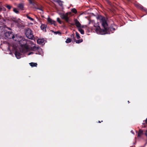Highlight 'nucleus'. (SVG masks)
<instances>
[{"mask_svg":"<svg viewBox=\"0 0 147 147\" xmlns=\"http://www.w3.org/2000/svg\"><path fill=\"white\" fill-rule=\"evenodd\" d=\"M26 17H27V18H28L30 20H31L32 21H34V19L33 18H32L31 17H30L28 15H26Z\"/></svg>","mask_w":147,"mask_h":147,"instance_id":"23","label":"nucleus"},{"mask_svg":"<svg viewBox=\"0 0 147 147\" xmlns=\"http://www.w3.org/2000/svg\"><path fill=\"white\" fill-rule=\"evenodd\" d=\"M71 11L74 13H77L76 10L75 8H73L71 9Z\"/></svg>","mask_w":147,"mask_h":147,"instance_id":"22","label":"nucleus"},{"mask_svg":"<svg viewBox=\"0 0 147 147\" xmlns=\"http://www.w3.org/2000/svg\"><path fill=\"white\" fill-rule=\"evenodd\" d=\"M37 9H38L40 10H41V11L42 12H40L41 13H43V10H42V9L41 8H37Z\"/></svg>","mask_w":147,"mask_h":147,"instance_id":"29","label":"nucleus"},{"mask_svg":"<svg viewBox=\"0 0 147 147\" xmlns=\"http://www.w3.org/2000/svg\"><path fill=\"white\" fill-rule=\"evenodd\" d=\"M71 39L74 40V41L76 40V39L75 38L74 35L73 34H72L71 35Z\"/></svg>","mask_w":147,"mask_h":147,"instance_id":"20","label":"nucleus"},{"mask_svg":"<svg viewBox=\"0 0 147 147\" xmlns=\"http://www.w3.org/2000/svg\"><path fill=\"white\" fill-rule=\"evenodd\" d=\"M55 34H61V33L59 31H57V32H54Z\"/></svg>","mask_w":147,"mask_h":147,"instance_id":"27","label":"nucleus"},{"mask_svg":"<svg viewBox=\"0 0 147 147\" xmlns=\"http://www.w3.org/2000/svg\"><path fill=\"white\" fill-rule=\"evenodd\" d=\"M58 3L59 4V5L60 6H61L62 5V2L61 1H60V2H59V3Z\"/></svg>","mask_w":147,"mask_h":147,"instance_id":"30","label":"nucleus"},{"mask_svg":"<svg viewBox=\"0 0 147 147\" xmlns=\"http://www.w3.org/2000/svg\"><path fill=\"white\" fill-rule=\"evenodd\" d=\"M85 27H84V25H82V26H81V28H84Z\"/></svg>","mask_w":147,"mask_h":147,"instance_id":"31","label":"nucleus"},{"mask_svg":"<svg viewBox=\"0 0 147 147\" xmlns=\"http://www.w3.org/2000/svg\"><path fill=\"white\" fill-rule=\"evenodd\" d=\"M15 55L16 57L18 59H20L21 57V54L19 52L17 51H15Z\"/></svg>","mask_w":147,"mask_h":147,"instance_id":"8","label":"nucleus"},{"mask_svg":"<svg viewBox=\"0 0 147 147\" xmlns=\"http://www.w3.org/2000/svg\"><path fill=\"white\" fill-rule=\"evenodd\" d=\"M139 8L140 9H141V10H144V11L145 9V7H143L142 6V5H140V6H139Z\"/></svg>","mask_w":147,"mask_h":147,"instance_id":"21","label":"nucleus"},{"mask_svg":"<svg viewBox=\"0 0 147 147\" xmlns=\"http://www.w3.org/2000/svg\"><path fill=\"white\" fill-rule=\"evenodd\" d=\"M25 34L27 37L30 39H33L34 36L31 30L28 28L26 30Z\"/></svg>","mask_w":147,"mask_h":147,"instance_id":"2","label":"nucleus"},{"mask_svg":"<svg viewBox=\"0 0 147 147\" xmlns=\"http://www.w3.org/2000/svg\"><path fill=\"white\" fill-rule=\"evenodd\" d=\"M5 36L9 39L12 38L14 40H16L14 39L15 37L13 33L11 32H7L5 33Z\"/></svg>","mask_w":147,"mask_h":147,"instance_id":"3","label":"nucleus"},{"mask_svg":"<svg viewBox=\"0 0 147 147\" xmlns=\"http://www.w3.org/2000/svg\"><path fill=\"white\" fill-rule=\"evenodd\" d=\"M78 30L80 32V33L82 34H83L84 33V31L82 30V28H81V27L79 28H78Z\"/></svg>","mask_w":147,"mask_h":147,"instance_id":"16","label":"nucleus"},{"mask_svg":"<svg viewBox=\"0 0 147 147\" xmlns=\"http://www.w3.org/2000/svg\"><path fill=\"white\" fill-rule=\"evenodd\" d=\"M74 21L75 23V25L78 28L81 27V24L77 19H75L74 20Z\"/></svg>","mask_w":147,"mask_h":147,"instance_id":"6","label":"nucleus"},{"mask_svg":"<svg viewBox=\"0 0 147 147\" xmlns=\"http://www.w3.org/2000/svg\"><path fill=\"white\" fill-rule=\"evenodd\" d=\"M57 21L60 24H62V21L59 18H57Z\"/></svg>","mask_w":147,"mask_h":147,"instance_id":"25","label":"nucleus"},{"mask_svg":"<svg viewBox=\"0 0 147 147\" xmlns=\"http://www.w3.org/2000/svg\"><path fill=\"white\" fill-rule=\"evenodd\" d=\"M145 123L147 124V118L146 119L145 121H144L143 123V124H145Z\"/></svg>","mask_w":147,"mask_h":147,"instance_id":"28","label":"nucleus"},{"mask_svg":"<svg viewBox=\"0 0 147 147\" xmlns=\"http://www.w3.org/2000/svg\"><path fill=\"white\" fill-rule=\"evenodd\" d=\"M71 41V39L69 38H68L67 39L66 41H65V42L66 43H69V42H70Z\"/></svg>","mask_w":147,"mask_h":147,"instance_id":"18","label":"nucleus"},{"mask_svg":"<svg viewBox=\"0 0 147 147\" xmlns=\"http://www.w3.org/2000/svg\"><path fill=\"white\" fill-rule=\"evenodd\" d=\"M145 135L146 136H147V130H146V132L145 133Z\"/></svg>","mask_w":147,"mask_h":147,"instance_id":"33","label":"nucleus"},{"mask_svg":"<svg viewBox=\"0 0 147 147\" xmlns=\"http://www.w3.org/2000/svg\"><path fill=\"white\" fill-rule=\"evenodd\" d=\"M41 49L38 47L34 46L32 48V50L34 51H38V50H40Z\"/></svg>","mask_w":147,"mask_h":147,"instance_id":"13","label":"nucleus"},{"mask_svg":"<svg viewBox=\"0 0 147 147\" xmlns=\"http://www.w3.org/2000/svg\"><path fill=\"white\" fill-rule=\"evenodd\" d=\"M18 7L21 10H23L24 8V5L22 3L19 4L18 5Z\"/></svg>","mask_w":147,"mask_h":147,"instance_id":"12","label":"nucleus"},{"mask_svg":"<svg viewBox=\"0 0 147 147\" xmlns=\"http://www.w3.org/2000/svg\"><path fill=\"white\" fill-rule=\"evenodd\" d=\"M128 102L129 103H130V102H129V101H128Z\"/></svg>","mask_w":147,"mask_h":147,"instance_id":"37","label":"nucleus"},{"mask_svg":"<svg viewBox=\"0 0 147 147\" xmlns=\"http://www.w3.org/2000/svg\"><path fill=\"white\" fill-rule=\"evenodd\" d=\"M30 65L32 67H36L37 64L36 63L31 62L29 63Z\"/></svg>","mask_w":147,"mask_h":147,"instance_id":"14","label":"nucleus"},{"mask_svg":"<svg viewBox=\"0 0 147 147\" xmlns=\"http://www.w3.org/2000/svg\"><path fill=\"white\" fill-rule=\"evenodd\" d=\"M108 3H109L110 4L111 3L109 2Z\"/></svg>","mask_w":147,"mask_h":147,"instance_id":"38","label":"nucleus"},{"mask_svg":"<svg viewBox=\"0 0 147 147\" xmlns=\"http://www.w3.org/2000/svg\"><path fill=\"white\" fill-rule=\"evenodd\" d=\"M48 22L51 24H54L55 26H56L55 23L56 22L54 20H52L50 18H48L47 19Z\"/></svg>","mask_w":147,"mask_h":147,"instance_id":"7","label":"nucleus"},{"mask_svg":"<svg viewBox=\"0 0 147 147\" xmlns=\"http://www.w3.org/2000/svg\"><path fill=\"white\" fill-rule=\"evenodd\" d=\"M22 41L21 40L20 42V46L22 48H27V45L26 44V41L24 40H23L22 41L23 42V43H22Z\"/></svg>","mask_w":147,"mask_h":147,"instance_id":"5","label":"nucleus"},{"mask_svg":"<svg viewBox=\"0 0 147 147\" xmlns=\"http://www.w3.org/2000/svg\"><path fill=\"white\" fill-rule=\"evenodd\" d=\"M44 41L45 40L43 38L38 39L37 40V42L39 44H42L45 43Z\"/></svg>","mask_w":147,"mask_h":147,"instance_id":"9","label":"nucleus"},{"mask_svg":"<svg viewBox=\"0 0 147 147\" xmlns=\"http://www.w3.org/2000/svg\"><path fill=\"white\" fill-rule=\"evenodd\" d=\"M102 122V121H98V122L99 123H100L101 122Z\"/></svg>","mask_w":147,"mask_h":147,"instance_id":"35","label":"nucleus"},{"mask_svg":"<svg viewBox=\"0 0 147 147\" xmlns=\"http://www.w3.org/2000/svg\"><path fill=\"white\" fill-rule=\"evenodd\" d=\"M144 11L147 13V9H146V8H145Z\"/></svg>","mask_w":147,"mask_h":147,"instance_id":"32","label":"nucleus"},{"mask_svg":"<svg viewBox=\"0 0 147 147\" xmlns=\"http://www.w3.org/2000/svg\"><path fill=\"white\" fill-rule=\"evenodd\" d=\"M100 22L101 23L102 26L104 28V29H101L100 26H98L96 28L95 30L97 33L102 35L110 34V30L113 32L115 30L114 28L108 27L107 21L104 17L102 18L100 20Z\"/></svg>","mask_w":147,"mask_h":147,"instance_id":"1","label":"nucleus"},{"mask_svg":"<svg viewBox=\"0 0 147 147\" xmlns=\"http://www.w3.org/2000/svg\"><path fill=\"white\" fill-rule=\"evenodd\" d=\"M76 36L77 38L78 39H79L80 38V35H79V33L78 32H76Z\"/></svg>","mask_w":147,"mask_h":147,"instance_id":"24","label":"nucleus"},{"mask_svg":"<svg viewBox=\"0 0 147 147\" xmlns=\"http://www.w3.org/2000/svg\"><path fill=\"white\" fill-rule=\"evenodd\" d=\"M13 11L16 13H18L19 12L18 10L15 8H13Z\"/></svg>","mask_w":147,"mask_h":147,"instance_id":"19","label":"nucleus"},{"mask_svg":"<svg viewBox=\"0 0 147 147\" xmlns=\"http://www.w3.org/2000/svg\"><path fill=\"white\" fill-rule=\"evenodd\" d=\"M127 1H131V0H127Z\"/></svg>","mask_w":147,"mask_h":147,"instance_id":"36","label":"nucleus"},{"mask_svg":"<svg viewBox=\"0 0 147 147\" xmlns=\"http://www.w3.org/2000/svg\"><path fill=\"white\" fill-rule=\"evenodd\" d=\"M75 41L76 43H79L82 42L83 41V40L82 39H80L78 40H75Z\"/></svg>","mask_w":147,"mask_h":147,"instance_id":"17","label":"nucleus"},{"mask_svg":"<svg viewBox=\"0 0 147 147\" xmlns=\"http://www.w3.org/2000/svg\"><path fill=\"white\" fill-rule=\"evenodd\" d=\"M46 25H45V24H42L40 26V28L41 30H43L44 31L46 32Z\"/></svg>","mask_w":147,"mask_h":147,"instance_id":"10","label":"nucleus"},{"mask_svg":"<svg viewBox=\"0 0 147 147\" xmlns=\"http://www.w3.org/2000/svg\"><path fill=\"white\" fill-rule=\"evenodd\" d=\"M143 134V131L142 129H140L138 132V137H140Z\"/></svg>","mask_w":147,"mask_h":147,"instance_id":"11","label":"nucleus"},{"mask_svg":"<svg viewBox=\"0 0 147 147\" xmlns=\"http://www.w3.org/2000/svg\"><path fill=\"white\" fill-rule=\"evenodd\" d=\"M33 53L32 52H30V53H28V55H30V54H32Z\"/></svg>","mask_w":147,"mask_h":147,"instance_id":"34","label":"nucleus"},{"mask_svg":"<svg viewBox=\"0 0 147 147\" xmlns=\"http://www.w3.org/2000/svg\"><path fill=\"white\" fill-rule=\"evenodd\" d=\"M30 4L34 5L35 4V0H28Z\"/></svg>","mask_w":147,"mask_h":147,"instance_id":"15","label":"nucleus"},{"mask_svg":"<svg viewBox=\"0 0 147 147\" xmlns=\"http://www.w3.org/2000/svg\"><path fill=\"white\" fill-rule=\"evenodd\" d=\"M68 13H66L65 14H61L60 17L62 19L65 20L67 22H68L69 21V18L68 16Z\"/></svg>","mask_w":147,"mask_h":147,"instance_id":"4","label":"nucleus"},{"mask_svg":"<svg viewBox=\"0 0 147 147\" xmlns=\"http://www.w3.org/2000/svg\"><path fill=\"white\" fill-rule=\"evenodd\" d=\"M6 7L9 9H10L11 7L10 5H7Z\"/></svg>","mask_w":147,"mask_h":147,"instance_id":"26","label":"nucleus"}]
</instances>
